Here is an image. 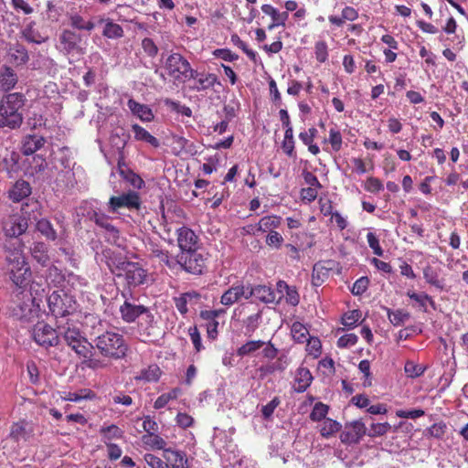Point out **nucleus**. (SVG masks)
I'll list each match as a JSON object with an SVG mask.
<instances>
[{
  "instance_id": "obj_1",
  "label": "nucleus",
  "mask_w": 468,
  "mask_h": 468,
  "mask_svg": "<svg viewBox=\"0 0 468 468\" xmlns=\"http://www.w3.org/2000/svg\"><path fill=\"white\" fill-rule=\"evenodd\" d=\"M96 262L102 264L118 278H123L129 287H136L146 282L147 272L138 262L127 261L120 253L109 248L95 254Z\"/></svg>"
},
{
  "instance_id": "obj_2",
  "label": "nucleus",
  "mask_w": 468,
  "mask_h": 468,
  "mask_svg": "<svg viewBox=\"0 0 468 468\" xmlns=\"http://www.w3.org/2000/svg\"><path fill=\"white\" fill-rule=\"evenodd\" d=\"M6 271L10 281L19 289L27 287L31 277V269L26 261L22 240H7L2 242Z\"/></svg>"
},
{
  "instance_id": "obj_3",
  "label": "nucleus",
  "mask_w": 468,
  "mask_h": 468,
  "mask_svg": "<svg viewBox=\"0 0 468 468\" xmlns=\"http://www.w3.org/2000/svg\"><path fill=\"white\" fill-rule=\"evenodd\" d=\"M26 97L23 93L13 92L0 100V129L16 130L23 123V107Z\"/></svg>"
},
{
  "instance_id": "obj_4",
  "label": "nucleus",
  "mask_w": 468,
  "mask_h": 468,
  "mask_svg": "<svg viewBox=\"0 0 468 468\" xmlns=\"http://www.w3.org/2000/svg\"><path fill=\"white\" fill-rule=\"evenodd\" d=\"M59 339L62 337L66 344L81 358L93 356V345L82 335L79 325L70 319L57 321Z\"/></svg>"
},
{
  "instance_id": "obj_5",
  "label": "nucleus",
  "mask_w": 468,
  "mask_h": 468,
  "mask_svg": "<svg viewBox=\"0 0 468 468\" xmlns=\"http://www.w3.org/2000/svg\"><path fill=\"white\" fill-rule=\"evenodd\" d=\"M93 342L95 347L104 357L121 359L126 355L127 346L122 335L119 333L105 331L96 336Z\"/></svg>"
},
{
  "instance_id": "obj_6",
  "label": "nucleus",
  "mask_w": 468,
  "mask_h": 468,
  "mask_svg": "<svg viewBox=\"0 0 468 468\" xmlns=\"http://www.w3.org/2000/svg\"><path fill=\"white\" fill-rule=\"evenodd\" d=\"M48 306L49 313L59 321V318H65L76 311V301L72 295L61 289L48 296Z\"/></svg>"
},
{
  "instance_id": "obj_7",
  "label": "nucleus",
  "mask_w": 468,
  "mask_h": 468,
  "mask_svg": "<svg viewBox=\"0 0 468 468\" xmlns=\"http://www.w3.org/2000/svg\"><path fill=\"white\" fill-rule=\"evenodd\" d=\"M165 68L176 83H185L191 80L193 69L190 63L179 53L169 55L165 60Z\"/></svg>"
},
{
  "instance_id": "obj_8",
  "label": "nucleus",
  "mask_w": 468,
  "mask_h": 468,
  "mask_svg": "<svg viewBox=\"0 0 468 468\" xmlns=\"http://www.w3.org/2000/svg\"><path fill=\"white\" fill-rule=\"evenodd\" d=\"M86 41L83 35L72 29H64L59 35L62 50L70 56H82L86 51Z\"/></svg>"
},
{
  "instance_id": "obj_9",
  "label": "nucleus",
  "mask_w": 468,
  "mask_h": 468,
  "mask_svg": "<svg viewBox=\"0 0 468 468\" xmlns=\"http://www.w3.org/2000/svg\"><path fill=\"white\" fill-rule=\"evenodd\" d=\"M32 337L38 346L46 349L58 346L60 343L58 326L56 325V328H53L44 322H38L35 324Z\"/></svg>"
},
{
  "instance_id": "obj_10",
  "label": "nucleus",
  "mask_w": 468,
  "mask_h": 468,
  "mask_svg": "<svg viewBox=\"0 0 468 468\" xmlns=\"http://www.w3.org/2000/svg\"><path fill=\"white\" fill-rule=\"evenodd\" d=\"M28 229V219L18 214L11 215L2 222V230L5 235L4 241L21 240L20 236Z\"/></svg>"
},
{
  "instance_id": "obj_11",
  "label": "nucleus",
  "mask_w": 468,
  "mask_h": 468,
  "mask_svg": "<svg viewBox=\"0 0 468 468\" xmlns=\"http://www.w3.org/2000/svg\"><path fill=\"white\" fill-rule=\"evenodd\" d=\"M176 263L179 264L186 272L199 275L205 268V258L197 250H195L180 252L176 256Z\"/></svg>"
},
{
  "instance_id": "obj_12",
  "label": "nucleus",
  "mask_w": 468,
  "mask_h": 468,
  "mask_svg": "<svg viewBox=\"0 0 468 468\" xmlns=\"http://www.w3.org/2000/svg\"><path fill=\"white\" fill-rule=\"evenodd\" d=\"M36 424L33 421L20 420L12 424L9 437L17 444L27 443L35 436Z\"/></svg>"
},
{
  "instance_id": "obj_13",
  "label": "nucleus",
  "mask_w": 468,
  "mask_h": 468,
  "mask_svg": "<svg viewBox=\"0 0 468 468\" xmlns=\"http://www.w3.org/2000/svg\"><path fill=\"white\" fill-rule=\"evenodd\" d=\"M140 206V197L133 191H129L117 197L112 196L108 202L109 211L112 213L118 212L121 208L139 209Z\"/></svg>"
},
{
  "instance_id": "obj_14",
  "label": "nucleus",
  "mask_w": 468,
  "mask_h": 468,
  "mask_svg": "<svg viewBox=\"0 0 468 468\" xmlns=\"http://www.w3.org/2000/svg\"><path fill=\"white\" fill-rule=\"evenodd\" d=\"M367 434V428L361 420L346 423L345 430L340 435L341 441L346 444H356Z\"/></svg>"
},
{
  "instance_id": "obj_15",
  "label": "nucleus",
  "mask_w": 468,
  "mask_h": 468,
  "mask_svg": "<svg viewBox=\"0 0 468 468\" xmlns=\"http://www.w3.org/2000/svg\"><path fill=\"white\" fill-rule=\"evenodd\" d=\"M0 157L2 158L0 162L1 169L5 171L9 177H13L20 169V154L15 150H9L3 144H0Z\"/></svg>"
},
{
  "instance_id": "obj_16",
  "label": "nucleus",
  "mask_w": 468,
  "mask_h": 468,
  "mask_svg": "<svg viewBox=\"0 0 468 468\" xmlns=\"http://www.w3.org/2000/svg\"><path fill=\"white\" fill-rule=\"evenodd\" d=\"M148 307L143 304H137L129 300H125L124 303L120 306V314L122 319L125 323H133L137 319H141L143 315L147 313Z\"/></svg>"
},
{
  "instance_id": "obj_17",
  "label": "nucleus",
  "mask_w": 468,
  "mask_h": 468,
  "mask_svg": "<svg viewBox=\"0 0 468 468\" xmlns=\"http://www.w3.org/2000/svg\"><path fill=\"white\" fill-rule=\"evenodd\" d=\"M177 243L181 252L197 250L198 237L187 227H181L176 230Z\"/></svg>"
},
{
  "instance_id": "obj_18",
  "label": "nucleus",
  "mask_w": 468,
  "mask_h": 468,
  "mask_svg": "<svg viewBox=\"0 0 468 468\" xmlns=\"http://www.w3.org/2000/svg\"><path fill=\"white\" fill-rule=\"evenodd\" d=\"M191 79L195 80L192 87L197 91H203L211 89L215 84H220L218 77L213 73L198 72L195 69L191 72Z\"/></svg>"
},
{
  "instance_id": "obj_19",
  "label": "nucleus",
  "mask_w": 468,
  "mask_h": 468,
  "mask_svg": "<svg viewBox=\"0 0 468 468\" xmlns=\"http://www.w3.org/2000/svg\"><path fill=\"white\" fill-rule=\"evenodd\" d=\"M248 286L243 284H235L227 290L220 298V303L224 305H232L241 298L249 300Z\"/></svg>"
},
{
  "instance_id": "obj_20",
  "label": "nucleus",
  "mask_w": 468,
  "mask_h": 468,
  "mask_svg": "<svg viewBox=\"0 0 468 468\" xmlns=\"http://www.w3.org/2000/svg\"><path fill=\"white\" fill-rule=\"evenodd\" d=\"M249 299L255 297L257 300L264 303H272L276 302V292L267 285H248Z\"/></svg>"
},
{
  "instance_id": "obj_21",
  "label": "nucleus",
  "mask_w": 468,
  "mask_h": 468,
  "mask_svg": "<svg viewBox=\"0 0 468 468\" xmlns=\"http://www.w3.org/2000/svg\"><path fill=\"white\" fill-rule=\"evenodd\" d=\"M164 458L170 468H190L186 455L182 451L168 448L165 450Z\"/></svg>"
},
{
  "instance_id": "obj_22",
  "label": "nucleus",
  "mask_w": 468,
  "mask_h": 468,
  "mask_svg": "<svg viewBox=\"0 0 468 468\" xmlns=\"http://www.w3.org/2000/svg\"><path fill=\"white\" fill-rule=\"evenodd\" d=\"M32 191L30 184L23 179L17 180L8 191V197L13 202H20L30 196Z\"/></svg>"
},
{
  "instance_id": "obj_23",
  "label": "nucleus",
  "mask_w": 468,
  "mask_h": 468,
  "mask_svg": "<svg viewBox=\"0 0 468 468\" xmlns=\"http://www.w3.org/2000/svg\"><path fill=\"white\" fill-rule=\"evenodd\" d=\"M7 55L10 62L16 66L24 65L29 59L27 48L19 43L11 44L8 48Z\"/></svg>"
},
{
  "instance_id": "obj_24",
  "label": "nucleus",
  "mask_w": 468,
  "mask_h": 468,
  "mask_svg": "<svg viewBox=\"0 0 468 468\" xmlns=\"http://www.w3.org/2000/svg\"><path fill=\"white\" fill-rule=\"evenodd\" d=\"M46 143V139L37 134L26 135L22 143V153L25 155L33 154L35 152L43 147Z\"/></svg>"
},
{
  "instance_id": "obj_25",
  "label": "nucleus",
  "mask_w": 468,
  "mask_h": 468,
  "mask_svg": "<svg viewBox=\"0 0 468 468\" xmlns=\"http://www.w3.org/2000/svg\"><path fill=\"white\" fill-rule=\"evenodd\" d=\"M17 83V76L13 69L3 66L0 69V90L8 91Z\"/></svg>"
},
{
  "instance_id": "obj_26",
  "label": "nucleus",
  "mask_w": 468,
  "mask_h": 468,
  "mask_svg": "<svg viewBox=\"0 0 468 468\" xmlns=\"http://www.w3.org/2000/svg\"><path fill=\"white\" fill-rule=\"evenodd\" d=\"M313 381V376L310 370L306 367H299L295 375V386L294 390L298 393L304 392L311 385Z\"/></svg>"
},
{
  "instance_id": "obj_27",
  "label": "nucleus",
  "mask_w": 468,
  "mask_h": 468,
  "mask_svg": "<svg viewBox=\"0 0 468 468\" xmlns=\"http://www.w3.org/2000/svg\"><path fill=\"white\" fill-rule=\"evenodd\" d=\"M129 110L143 122H151L154 119L152 110L145 104H141L130 99L127 102Z\"/></svg>"
},
{
  "instance_id": "obj_28",
  "label": "nucleus",
  "mask_w": 468,
  "mask_h": 468,
  "mask_svg": "<svg viewBox=\"0 0 468 468\" xmlns=\"http://www.w3.org/2000/svg\"><path fill=\"white\" fill-rule=\"evenodd\" d=\"M155 324L154 316L148 308L147 313H145L138 321L139 330L143 335L151 337L155 335Z\"/></svg>"
},
{
  "instance_id": "obj_29",
  "label": "nucleus",
  "mask_w": 468,
  "mask_h": 468,
  "mask_svg": "<svg viewBox=\"0 0 468 468\" xmlns=\"http://www.w3.org/2000/svg\"><path fill=\"white\" fill-rule=\"evenodd\" d=\"M98 24H104L102 35L107 38H120L123 36V29L110 18L100 17Z\"/></svg>"
},
{
  "instance_id": "obj_30",
  "label": "nucleus",
  "mask_w": 468,
  "mask_h": 468,
  "mask_svg": "<svg viewBox=\"0 0 468 468\" xmlns=\"http://www.w3.org/2000/svg\"><path fill=\"white\" fill-rule=\"evenodd\" d=\"M132 130L134 133L135 140L145 142L154 148L159 147V140L147 132L144 127L135 123L132 125Z\"/></svg>"
},
{
  "instance_id": "obj_31",
  "label": "nucleus",
  "mask_w": 468,
  "mask_h": 468,
  "mask_svg": "<svg viewBox=\"0 0 468 468\" xmlns=\"http://www.w3.org/2000/svg\"><path fill=\"white\" fill-rule=\"evenodd\" d=\"M423 278L427 283L435 287L436 289L440 291L444 290V280L440 278L438 271L433 267L428 265L423 269Z\"/></svg>"
},
{
  "instance_id": "obj_32",
  "label": "nucleus",
  "mask_w": 468,
  "mask_h": 468,
  "mask_svg": "<svg viewBox=\"0 0 468 468\" xmlns=\"http://www.w3.org/2000/svg\"><path fill=\"white\" fill-rule=\"evenodd\" d=\"M129 138V133L123 128H118L112 133L111 141L118 149L119 159H123L122 150L127 144Z\"/></svg>"
},
{
  "instance_id": "obj_33",
  "label": "nucleus",
  "mask_w": 468,
  "mask_h": 468,
  "mask_svg": "<svg viewBox=\"0 0 468 468\" xmlns=\"http://www.w3.org/2000/svg\"><path fill=\"white\" fill-rule=\"evenodd\" d=\"M31 255L42 266H46L49 261L48 247L44 242H35L31 248Z\"/></svg>"
},
{
  "instance_id": "obj_34",
  "label": "nucleus",
  "mask_w": 468,
  "mask_h": 468,
  "mask_svg": "<svg viewBox=\"0 0 468 468\" xmlns=\"http://www.w3.org/2000/svg\"><path fill=\"white\" fill-rule=\"evenodd\" d=\"M46 279L48 283L55 287H65L64 282L66 275L63 274L61 270L55 265L48 267L47 270Z\"/></svg>"
},
{
  "instance_id": "obj_35",
  "label": "nucleus",
  "mask_w": 468,
  "mask_h": 468,
  "mask_svg": "<svg viewBox=\"0 0 468 468\" xmlns=\"http://www.w3.org/2000/svg\"><path fill=\"white\" fill-rule=\"evenodd\" d=\"M161 369L155 365H150L148 367L140 371L139 375L135 377L136 380H144L145 382H155L160 378Z\"/></svg>"
},
{
  "instance_id": "obj_36",
  "label": "nucleus",
  "mask_w": 468,
  "mask_h": 468,
  "mask_svg": "<svg viewBox=\"0 0 468 468\" xmlns=\"http://www.w3.org/2000/svg\"><path fill=\"white\" fill-rule=\"evenodd\" d=\"M69 25L75 29L88 32L92 31L96 27L95 23L91 20H87L79 14H72L69 16Z\"/></svg>"
},
{
  "instance_id": "obj_37",
  "label": "nucleus",
  "mask_w": 468,
  "mask_h": 468,
  "mask_svg": "<svg viewBox=\"0 0 468 468\" xmlns=\"http://www.w3.org/2000/svg\"><path fill=\"white\" fill-rule=\"evenodd\" d=\"M386 310L388 318L394 326H402L410 318V313L402 309L391 310L386 308Z\"/></svg>"
},
{
  "instance_id": "obj_38",
  "label": "nucleus",
  "mask_w": 468,
  "mask_h": 468,
  "mask_svg": "<svg viewBox=\"0 0 468 468\" xmlns=\"http://www.w3.org/2000/svg\"><path fill=\"white\" fill-rule=\"evenodd\" d=\"M265 342L262 340H250L239 346L236 354L239 357L250 356L263 347Z\"/></svg>"
},
{
  "instance_id": "obj_39",
  "label": "nucleus",
  "mask_w": 468,
  "mask_h": 468,
  "mask_svg": "<svg viewBox=\"0 0 468 468\" xmlns=\"http://www.w3.org/2000/svg\"><path fill=\"white\" fill-rule=\"evenodd\" d=\"M281 217L271 215L261 218L258 223V230L261 232L273 231L281 224Z\"/></svg>"
},
{
  "instance_id": "obj_40",
  "label": "nucleus",
  "mask_w": 468,
  "mask_h": 468,
  "mask_svg": "<svg viewBox=\"0 0 468 468\" xmlns=\"http://www.w3.org/2000/svg\"><path fill=\"white\" fill-rule=\"evenodd\" d=\"M100 433L102 436V441L104 443L111 442L113 439H121L123 435L122 431L114 424L101 427Z\"/></svg>"
},
{
  "instance_id": "obj_41",
  "label": "nucleus",
  "mask_w": 468,
  "mask_h": 468,
  "mask_svg": "<svg viewBox=\"0 0 468 468\" xmlns=\"http://www.w3.org/2000/svg\"><path fill=\"white\" fill-rule=\"evenodd\" d=\"M37 229L45 236L47 239L55 240L58 238L57 231L47 218H41L37 222Z\"/></svg>"
},
{
  "instance_id": "obj_42",
  "label": "nucleus",
  "mask_w": 468,
  "mask_h": 468,
  "mask_svg": "<svg viewBox=\"0 0 468 468\" xmlns=\"http://www.w3.org/2000/svg\"><path fill=\"white\" fill-rule=\"evenodd\" d=\"M57 182L61 184L63 188H72L76 184L75 174L71 168L65 169L58 173Z\"/></svg>"
},
{
  "instance_id": "obj_43",
  "label": "nucleus",
  "mask_w": 468,
  "mask_h": 468,
  "mask_svg": "<svg viewBox=\"0 0 468 468\" xmlns=\"http://www.w3.org/2000/svg\"><path fill=\"white\" fill-rule=\"evenodd\" d=\"M123 165H124L123 164V159H119L118 160V168L120 170V174L123 176V178H125L126 180L131 181L132 185L134 187L141 188L142 186L144 184L143 179L139 176L135 175L134 173H133L130 170L125 171L122 168Z\"/></svg>"
},
{
  "instance_id": "obj_44",
  "label": "nucleus",
  "mask_w": 468,
  "mask_h": 468,
  "mask_svg": "<svg viewBox=\"0 0 468 468\" xmlns=\"http://www.w3.org/2000/svg\"><path fill=\"white\" fill-rule=\"evenodd\" d=\"M32 313V309L29 303L23 302L18 303L16 307L13 308L12 314L16 319L21 321H28L30 314Z\"/></svg>"
},
{
  "instance_id": "obj_45",
  "label": "nucleus",
  "mask_w": 468,
  "mask_h": 468,
  "mask_svg": "<svg viewBox=\"0 0 468 468\" xmlns=\"http://www.w3.org/2000/svg\"><path fill=\"white\" fill-rule=\"evenodd\" d=\"M341 424L332 419H325L320 430L321 435L324 438H329L341 429Z\"/></svg>"
},
{
  "instance_id": "obj_46",
  "label": "nucleus",
  "mask_w": 468,
  "mask_h": 468,
  "mask_svg": "<svg viewBox=\"0 0 468 468\" xmlns=\"http://www.w3.org/2000/svg\"><path fill=\"white\" fill-rule=\"evenodd\" d=\"M151 254L158 258L161 262L165 263L169 268H172L176 263L175 261L171 259L168 250H163L157 245L152 246Z\"/></svg>"
},
{
  "instance_id": "obj_47",
  "label": "nucleus",
  "mask_w": 468,
  "mask_h": 468,
  "mask_svg": "<svg viewBox=\"0 0 468 468\" xmlns=\"http://www.w3.org/2000/svg\"><path fill=\"white\" fill-rule=\"evenodd\" d=\"M65 287H69L73 290L80 289L87 285V281L85 278L77 275L73 272H68L66 274V279L64 282Z\"/></svg>"
},
{
  "instance_id": "obj_48",
  "label": "nucleus",
  "mask_w": 468,
  "mask_h": 468,
  "mask_svg": "<svg viewBox=\"0 0 468 468\" xmlns=\"http://www.w3.org/2000/svg\"><path fill=\"white\" fill-rule=\"evenodd\" d=\"M87 218L93 221L98 227L103 228L107 223H109L112 218L100 210L92 209L88 211Z\"/></svg>"
},
{
  "instance_id": "obj_49",
  "label": "nucleus",
  "mask_w": 468,
  "mask_h": 468,
  "mask_svg": "<svg viewBox=\"0 0 468 468\" xmlns=\"http://www.w3.org/2000/svg\"><path fill=\"white\" fill-rule=\"evenodd\" d=\"M407 296L418 303L419 305L423 308V310H426L427 303H429L432 307L435 305L432 298L425 292L417 293L415 292L409 291L407 292Z\"/></svg>"
},
{
  "instance_id": "obj_50",
  "label": "nucleus",
  "mask_w": 468,
  "mask_h": 468,
  "mask_svg": "<svg viewBox=\"0 0 468 468\" xmlns=\"http://www.w3.org/2000/svg\"><path fill=\"white\" fill-rule=\"evenodd\" d=\"M328 274V270L324 268L320 263H316L314 266L312 273V283L314 286H320Z\"/></svg>"
},
{
  "instance_id": "obj_51",
  "label": "nucleus",
  "mask_w": 468,
  "mask_h": 468,
  "mask_svg": "<svg viewBox=\"0 0 468 468\" xmlns=\"http://www.w3.org/2000/svg\"><path fill=\"white\" fill-rule=\"evenodd\" d=\"M329 407L322 402H317L314 404L311 413L310 419L313 421H320L325 419L326 414L328 413Z\"/></svg>"
},
{
  "instance_id": "obj_52",
  "label": "nucleus",
  "mask_w": 468,
  "mask_h": 468,
  "mask_svg": "<svg viewBox=\"0 0 468 468\" xmlns=\"http://www.w3.org/2000/svg\"><path fill=\"white\" fill-rule=\"evenodd\" d=\"M447 426L443 421L436 422L426 429L425 435L435 439H441L445 434Z\"/></svg>"
},
{
  "instance_id": "obj_53",
  "label": "nucleus",
  "mask_w": 468,
  "mask_h": 468,
  "mask_svg": "<svg viewBox=\"0 0 468 468\" xmlns=\"http://www.w3.org/2000/svg\"><path fill=\"white\" fill-rule=\"evenodd\" d=\"M165 104L169 107L172 111L180 113L184 116L190 117L192 115L191 109L184 104H181L179 101H173L171 99H166L165 101Z\"/></svg>"
},
{
  "instance_id": "obj_54",
  "label": "nucleus",
  "mask_w": 468,
  "mask_h": 468,
  "mask_svg": "<svg viewBox=\"0 0 468 468\" xmlns=\"http://www.w3.org/2000/svg\"><path fill=\"white\" fill-rule=\"evenodd\" d=\"M361 317V312L357 309L349 311L346 313L342 317V324L348 327V328H354L358 320Z\"/></svg>"
},
{
  "instance_id": "obj_55",
  "label": "nucleus",
  "mask_w": 468,
  "mask_h": 468,
  "mask_svg": "<svg viewBox=\"0 0 468 468\" xmlns=\"http://www.w3.org/2000/svg\"><path fill=\"white\" fill-rule=\"evenodd\" d=\"M230 40L232 42V44L238 48H239L240 49L243 50V52L253 61L256 60V58H257V53L249 48L247 44L241 40V38L237 35V34H233L231 35V37H230Z\"/></svg>"
},
{
  "instance_id": "obj_56",
  "label": "nucleus",
  "mask_w": 468,
  "mask_h": 468,
  "mask_svg": "<svg viewBox=\"0 0 468 468\" xmlns=\"http://www.w3.org/2000/svg\"><path fill=\"white\" fill-rule=\"evenodd\" d=\"M261 11L271 18V23L269 25L268 29L272 30L273 28L278 27L279 10L271 5L264 4L261 5Z\"/></svg>"
},
{
  "instance_id": "obj_57",
  "label": "nucleus",
  "mask_w": 468,
  "mask_h": 468,
  "mask_svg": "<svg viewBox=\"0 0 468 468\" xmlns=\"http://www.w3.org/2000/svg\"><path fill=\"white\" fill-rule=\"evenodd\" d=\"M11 5L16 12L23 15H30L34 12L29 0H11Z\"/></svg>"
},
{
  "instance_id": "obj_58",
  "label": "nucleus",
  "mask_w": 468,
  "mask_h": 468,
  "mask_svg": "<svg viewBox=\"0 0 468 468\" xmlns=\"http://www.w3.org/2000/svg\"><path fill=\"white\" fill-rule=\"evenodd\" d=\"M369 282V279L367 276L357 279L351 288L352 294L356 296L362 295L367 290Z\"/></svg>"
},
{
  "instance_id": "obj_59",
  "label": "nucleus",
  "mask_w": 468,
  "mask_h": 468,
  "mask_svg": "<svg viewBox=\"0 0 468 468\" xmlns=\"http://www.w3.org/2000/svg\"><path fill=\"white\" fill-rule=\"evenodd\" d=\"M314 54L317 61L324 63L328 58V47L325 41H317L314 46Z\"/></svg>"
},
{
  "instance_id": "obj_60",
  "label": "nucleus",
  "mask_w": 468,
  "mask_h": 468,
  "mask_svg": "<svg viewBox=\"0 0 468 468\" xmlns=\"http://www.w3.org/2000/svg\"><path fill=\"white\" fill-rule=\"evenodd\" d=\"M391 426L388 422L383 423H373L370 427V430L367 433L369 437H378L386 434Z\"/></svg>"
},
{
  "instance_id": "obj_61",
  "label": "nucleus",
  "mask_w": 468,
  "mask_h": 468,
  "mask_svg": "<svg viewBox=\"0 0 468 468\" xmlns=\"http://www.w3.org/2000/svg\"><path fill=\"white\" fill-rule=\"evenodd\" d=\"M144 440L145 443L150 444L152 447L157 450H163L165 452V450L168 449L165 448V441L159 435H156L155 433L153 435H144Z\"/></svg>"
},
{
  "instance_id": "obj_62",
  "label": "nucleus",
  "mask_w": 468,
  "mask_h": 468,
  "mask_svg": "<svg viewBox=\"0 0 468 468\" xmlns=\"http://www.w3.org/2000/svg\"><path fill=\"white\" fill-rule=\"evenodd\" d=\"M292 335L296 341L303 343L307 339L308 330L302 324L294 323L292 326Z\"/></svg>"
},
{
  "instance_id": "obj_63",
  "label": "nucleus",
  "mask_w": 468,
  "mask_h": 468,
  "mask_svg": "<svg viewBox=\"0 0 468 468\" xmlns=\"http://www.w3.org/2000/svg\"><path fill=\"white\" fill-rule=\"evenodd\" d=\"M144 460L151 468H170L167 462H164L159 457L152 453L144 454Z\"/></svg>"
},
{
  "instance_id": "obj_64",
  "label": "nucleus",
  "mask_w": 468,
  "mask_h": 468,
  "mask_svg": "<svg viewBox=\"0 0 468 468\" xmlns=\"http://www.w3.org/2000/svg\"><path fill=\"white\" fill-rule=\"evenodd\" d=\"M142 48L144 49V53L150 58H154L158 53L157 46L150 37H145L142 40Z\"/></svg>"
}]
</instances>
